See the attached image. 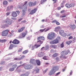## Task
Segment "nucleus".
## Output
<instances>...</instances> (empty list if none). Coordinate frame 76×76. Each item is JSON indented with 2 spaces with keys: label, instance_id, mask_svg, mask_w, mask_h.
<instances>
[{
  "label": "nucleus",
  "instance_id": "21",
  "mask_svg": "<svg viewBox=\"0 0 76 76\" xmlns=\"http://www.w3.org/2000/svg\"><path fill=\"white\" fill-rule=\"evenodd\" d=\"M34 72H35V73H38L39 72V69H37L35 70H34V71L33 72V73Z\"/></svg>",
  "mask_w": 76,
  "mask_h": 76
},
{
  "label": "nucleus",
  "instance_id": "59",
  "mask_svg": "<svg viewBox=\"0 0 76 76\" xmlns=\"http://www.w3.org/2000/svg\"><path fill=\"white\" fill-rule=\"evenodd\" d=\"M56 25H59L60 24L58 22L56 21Z\"/></svg>",
  "mask_w": 76,
  "mask_h": 76
},
{
  "label": "nucleus",
  "instance_id": "7",
  "mask_svg": "<svg viewBox=\"0 0 76 76\" xmlns=\"http://www.w3.org/2000/svg\"><path fill=\"white\" fill-rule=\"evenodd\" d=\"M9 32V30L7 29L3 31L2 33V36H7L8 34V32Z\"/></svg>",
  "mask_w": 76,
  "mask_h": 76
},
{
  "label": "nucleus",
  "instance_id": "19",
  "mask_svg": "<svg viewBox=\"0 0 76 76\" xmlns=\"http://www.w3.org/2000/svg\"><path fill=\"white\" fill-rule=\"evenodd\" d=\"M29 74V73L27 72L25 74H21L20 75V76H28V75Z\"/></svg>",
  "mask_w": 76,
  "mask_h": 76
},
{
  "label": "nucleus",
  "instance_id": "31",
  "mask_svg": "<svg viewBox=\"0 0 76 76\" xmlns=\"http://www.w3.org/2000/svg\"><path fill=\"white\" fill-rule=\"evenodd\" d=\"M61 35L62 37H66V36H67V34L64 33H64L62 34H61Z\"/></svg>",
  "mask_w": 76,
  "mask_h": 76
},
{
  "label": "nucleus",
  "instance_id": "41",
  "mask_svg": "<svg viewBox=\"0 0 76 76\" xmlns=\"http://www.w3.org/2000/svg\"><path fill=\"white\" fill-rule=\"evenodd\" d=\"M10 9H11L10 8V7L9 6L7 8V11H9V10H10Z\"/></svg>",
  "mask_w": 76,
  "mask_h": 76
},
{
  "label": "nucleus",
  "instance_id": "60",
  "mask_svg": "<svg viewBox=\"0 0 76 76\" xmlns=\"http://www.w3.org/2000/svg\"><path fill=\"white\" fill-rule=\"evenodd\" d=\"M23 66L22 65L18 66L17 67V69H18V68H19V67H20V66Z\"/></svg>",
  "mask_w": 76,
  "mask_h": 76
},
{
  "label": "nucleus",
  "instance_id": "54",
  "mask_svg": "<svg viewBox=\"0 0 76 76\" xmlns=\"http://www.w3.org/2000/svg\"><path fill=\"white\" fill-rule=\"evenodd\" d=\"M56 39H57V40H58V41H59V40H60V37H58L57 38H56Z\"/></svg>",
  "mask_w": 76,
  "mask_h": 76
},
{
  "label": "nucleus",
  "instance_id": "26",
  "mask_svg": "<svg viewBox=\"0 0 76 76\" xmlns=\"http://www.w3.org/2000/svg\"><path fill=\"white\" fill-rule=\"evenodd\" d=\"M8 3L7 1H4L3 2V5H7Z\"/></svg>",
  "mask_w": 76,
  "mask_h": 76
},
{
  "label": "nucleus",
  "instance_id": "10",
  "mask_svg": "<svg viewBox=\"0 0 76 76\" xmlns=\"http://www.w3.org/2000/svg\"><path fill=\"white\" fill-rule=\"evenodd\" d=\"M27 10V7L26 6H24V7L23 8L22 10V14L23 15H25V13H26V12Z\"/></svg>",
  "mask_w": 76,
  "mask_h": 76
},
{
  "label": "nucleus",
  "instance_id": "53",
  "mask_svg": "<svg viewBox=\"0 0 76 76\" xmlns=\"http://www.w3.org/2000/svg\"><path fill=\"white\" fill-rule=\"evenodd\" d=\"M64 12H65V10H63L61 11L60 13H64Z\"/></svg>",
  "mask_w": 76,
  "mask_h": 76
},
{
  "label": "nucleus",
  "instance_id": "39",
  "mask_svg": "<svg viewBox=\"0 0 76 76\" xmlns=\"http://www.w3.org/2000/svg\"><path fill=\"white\" fill-rule=\"evenodd\" d=\"M32 10L33 12L34 13H35V12H37V8H35L33 10Z\"/></svg>",
  "mask_w": 76,
  "mask_h": 76
},
{
  "label": "nucleus",
  "instance_id": "45",
  "mask_svg": "<svg viewBox=\"0 0 76 76\" xmlns=\"http://www.w3.org/2000/svg\"><path fill=\"white\" fill-rule=\"evenodd\" d=\"M61 48H63V47H64V44H63V42L62 43L61 45Z\"/></svg>",
  "mask_w": 76,
  "mask_h": 76
},
{
  "label": "nucleus",
  "instance_id": "47",
  "mask_svg": "<svg viewBox=\"0 0 76 76\" xmlns=\"http://www.w3.org/2000/svg\"><path fill=\"white\" fill-rule=\"evenodd\" d=\"M57 22V20H52V23H56Z\"/></svg>",
  "mask_w": 76,
  "mask_h": 76
},
{
  "label": "nucleus",
  "instance_id": "17",
  "mask_svg": "<svg viewBox=\"0 0 76 76\" xmlns=\"http://www.w3.org/2000/svg\"><path fill=\"white\" fill-rule=\"evenodd\" d=\"M60 28H60V26L57 27L55 28V31L56 32H58Z\"/></svg>",
  "mask_w": 76,
  "mask_h": 76
},
{
  "label": "nucleus",
  "instance_id": "2",
  "mask_svg": "<svg viewBox=\"0 0 76 76\" xmlns=\"http://www.w3.org/2000/svg\"><path fill=\"white\" fill-rule=\"evenodd\" d=\"M4 22L5 23L4 26L5 27H9V25H11L12 24V22L10 20V19L7 18L5 20H4Z\"/></svg>",
  "mask_w": 76,
  "mask_h": 76
},
{
  "label": "nucleus",
  "instance_id": "36",
  "mask_svg": "<svg viewBox=\"0 0 76 76\" xmlns=\"http://www.w3.org/2000/svg\"><path fill=\"white\" fill-rule=\"evenodd\" d=\"M27 53H28V50H26L23 51V53L24 54H26Z\"/></svg>",
  "mask_w": 76,
  "mask_h": 76
},
{
  "label": "nucleus",
  "instance_id": "16",
  "mask_svg": "<svg viewBox=\"0 0 76 76\" xmlns=\"http://www.w3.org/2000/svg\"><path fill=\"white\" fill-rule=\"evenodd\" d=\"M25 29V27H23L18 30V32H22Z\"/></svg>",
  "mask_w": 76,
  "mask_h": 76
},
{
  "label": "nucleus",
  "instance_id": "52",
  "mask_svg": "<svg viewBox=\"0 0 76 76\" xmlns=\"http://www.w3.org/2000/svg\"><path fill=\"white\" fill-rule=\"evenodd\" d=\"M60 17L61 18H65V17H66V15H64L63 16H61Z\"/></svg>",
  "mask_w": 76,
  "mask_h": 76
},
{
  "label": "nucleus",
  "instance_id": "22",
  "mask_svg": "<svg viewBox=\"0 0 76 76\" xmlns=\"http://www.w3.org/2000/svg\"><path fill=\"white\" fill-rule=\"evenodd\" d=\"M7 41V40L6 39H4L3 40L0 39V42H2L3 43L4 42H6Z\"/></svg>",
  "mask_w": 76,
  "mask_h": 76
},
{
  "label": "nucleus",
  "instance_id": "29",
  "mask_svg": "<svg viewBox=\"0 0 76 76\" xmlns=\"http://www.w3.org/2000/svg\"><path fill=\"white\" fill-rule=\"evenodd\" d=\"M37 42H39V44H40V45H41V44H42V43H43V41H41L40 40L38 41Z\"/></svg>",
  "mask_w": 76,
  "mask_h": 76
},
{
  "label": "nucleus",
  "instance_id": "5",
  "mask_svg": "<svg viewBox=\"0 0 76 76\" xmlns=\"http://www.w3.org/2000/svg\"><path fill=\"white\" fill-rule=\"evenodd\" d=\"M22 66H24V68L25 69H31L32 66H31L30 65H28L26 64H24L22 65Z\"/></svg>",
  "mask_w": 76,
  "mask_h": 76
},
{
  "label": "nucleus",
  "instance_id": "12",
  "mask_svg": "<svg viewBox=\"0 0 76 76\" xmlns=\"http://www.w3.org/2000/svg\"><path fill=\"white\" fill-rule=\"evenodd\" d=\"M44 55H45V54L42 52H39L38 54V57H43Z\"/></svg>",
  "mask_w": 76,
  "mask_h": 76
},
{
  "label": "nucleus",
  "instance_id": "61",
  "mask_svg": "<svg viewBox=\"0 0 76 76\" xmlns=\"http://www.w3.org/2000/svg\"><path fill=\"white\" fill-rule=\"evenodd\" d=\"M50 30V28H48L47 29H46L45 31V32H47V31H49Z\"/></svg>",
  "mask_w": 76,
  "mask_h": 76
},
{
  "label": "nucleus",
  "instance_id": "40",
  "mask_svg": "<svg viewBox=\"0 0 76 76\" xmlns=\"http://www.w3.org/2000/svg\"><path fill=\"white\" fill-rule=\"evenodd\" d=\"M45 28H44L40 30L39 31H40V32H44V31H45Z\"/></svg>",
  "mask_w": 76,
  "mask_h": 76
},
{
  "label": "nucleus",
  "instance_id": "37",
  "mask_svg": "<svg viewBox=\"0 0 76 76\" xmlns=\"http://www.w3.org/2000/svg\"><path fill=\"white\" fill-rule=\"evenodd\" d=\"M70 7H73L75 6V4H74L72 3L70 4Z\"/></svg>",
  "mask_w": 76,
  "mask_h": 76
},
{
  "label": "nucleus",
  "instance_id": "9",
  "mask_svg": "<svg viewBox=\"0 0 76 76\" xmlns=\"http://www.w3.org/2000/svg\"><path fill=\"white\" fill-rule=\"evenodd\" d=\"M37 4V2L35 1L34 2H30L28 3V5L30 7L32 6H35Z\"/></svg>",
  "mask_w": 76,
  "mask_h": 76
},
{
  "label": "nucleus",
  "instance_id": "35",
  "mask_svg": "<svg viewBox=\"0 0 76 76\" xmlns=\"http://www.w3.org/2000/svg\"><path fill=\"white\" fill-rule=\"evenodd\" d=\"M54 41H55V44L58 43V40H57V39H54Z\"/></svg>",
  "mask_w": 76,
  "mask_h": 76
},
{
  "label": "nucleus",
  "instance_id": "33",
  "mask_svg": "<svg viewBox=\"0 0 76 76\" xmlns=\"http://www.w3.org/2000/svg\"><path fill=\"white\" fill-rule=\"evenodd\" d=\"M9 71H10V72H12L15 70V69H14V68H10L9 69Z\"/></svg>",
  "mask_w": 76,
  "mask_h": 76
},
{
  "label": "nucleus",
  "instance_id": "15",
  "mask_svg": "<svg viewBox=\"0 0 76 76\" xmlns=\"http://www.w3.org/2000/svg\"><path fill=\"white\" fill-rule=\"evenodd\" d=\"M24 57H25V55H23V56H21L20 58H15L14 59V60H22L23 58H24Z\"/></svg>",
  "mask_w": 76,
  "mask_h": 76
},
{
  "label": "nucleus",
  "instance_id": "46",
  "mask_svg": "<svg viewBox=\"0 0 76 76\" xmlns=\"http://www.w3.org/2000/svg\"><path fill=\"white\" fill-rule=\"evenodd\" d=\"M34 13V12H33V11H32V10L30 13V15H33Z\"/></svg>",
  "mask_w": 76,
  "mask_h": 76
},
{
  "label": "nucleus",
  "instance_id": "62",
  "mask_svg": "<svg viewBox=\"0 0 76 76\" xmlns=\"http://www.w3.org/2000/svg\"><path fill=\"white\" fill-rule=\"evenodd\" d=\"M16 12H17V13L18 15H19V13H20V12H19V11H16Z\"/></svg>",
  "mask_w": 76,
  "mask_h": 76
},
{
  "label": "nucleus",
  "instance_id": "6",
  "mask_svg": "<svg viewBox=\"0 0 76 76\" xmlns=\"http://www.w3.org/2000/svg\"><path fill=\"white\" fill-rule=\"evenodd\" d=\"M70 52V50H68L66 51L65 50H64L63 51H62L61 53V57H62V56H63V55H65V56H66V55H67L68 54V53Z\"/></svg>",
  "mask_w": 76,
  "mask_h": 76
},
{
  "label": "nucleus",
  "instance_id": "43",
  "mask_svg": "<svg viewBox=\"0 0 76 76\" xmlns=\"http://www.w3.org/2000/svg\"><path fill=\"white\" fill-rule=\"evenodd\" d=\"M76 41V37H74L72 39V41L74 42H75Z\"/></svg>",
  "mask_w": 76,
  "mask_h": 76
},
{
  "label": "nucleus",
  "instance_id": "25",
  "mask_svg": "<svg viewBox=\"0 0 76 76\" xmlns=\"http://www.w3.org/2000/svg\"><path fill=\"white\" fill-rule=\"evenodd\" d=\"M75 28H76V26L75 25H73L72 26L70 27V28L72 29H75Z\"/></svg>",
  "mask_w": 76,
  "mask_h": 76
},
{
  "label": "nucleus",
  "instance_id": "30",
  "mask_svg": "<svg viewBox=\"0 0 76 76\" xmlns=\"http://www.w3.org/2000/svg\"><path fill=\"white\" fill-rule=\"evenodd\" d=\"M72 42V40H70L68 42H66V43L68 45H70V44Z\"/></svg>",
  "mask_w": 76,
  "mask_h": 76
},
{
  "label": "nucleus",
  "instance_id": "44",
  "mask_svg": "<svg viewBox=\"0 0 76 76\" xmlns=\"http://www.w3.org/2000/svg\"><path fill=\"white\" fill-rule=\"evenodd\" d=\"M27 1L25 2L23 6H25V7H26V4H27Z\"/></svg>",
  "mask_w": 76,
  "mask_h": 76
},
{
  "label": "nucleus",
  "instance_id": "51",
  "mask_svg": "<svg viewBox=\"0 0 76 76\" xmlns=\"http://www.w3.org/2000/svg\"><path fill=\"white\" fill-rule=\"evenodd\" d=\"M53 1H54L53 3H56V2H57L58 0H52Z\"/></svg>",
  "mask_w": 76,
  "mask_h": 76
},
{
  "label": "nucleus",
  "instance_id": "4",
  "mask_svg": "<svg viewBox=\"0 0 76 76\" xmlns=\"http://www.w3.org/2000/svg\"><path fill=\"white\" fill-rule=\"evenodd\" d=\"M41 46V45L35 44L34 46L30 45L29 46V47L31 48V50H34L35 48H38Z\"/></svg>",
  "mask_w": 76,
  "mask_h": 76
},
{
  "label": "nucleus",
  "instance_id": "34",
  "mask_svg": "<svg viewBox=\"0 0 76 76\" xmlns=\"http://www.w3.org/2000/svg\"><path fill=\"white\" fill-rule=\"evenodd\" d=\"M50 44H56V43H55V41H54V40L53 41L50 42Z\"/></svg>",
  "mask_w": 76,
  "mask_h": 76
},
{
  "label": "nucleus",
  "instance_id": "1",
  "mask_svg": "<svg viewBox=\"0 0 76 76\" xmlns=\"http://www.w3.org/2000/svg\"><path fill=\"white\" fill-rule=\"evenodd\" d=\"M59 68L57 66H53L52 69L50 70V72H49L48 75L50 76H51V75H54L55 73H56V72L57 71Z\"/></svg>",
  "mask_w": 76,
  "mask_h": 76
},
{
  "label": "nucleus",
  "instance_id": "48",
  "mask_svg": "<svg viewBox=\"0 0 76 76\" xmlns=\"http://www.w3.org/2000/svg\"><path fill=\"white\" fill-rule=\"evenodd\" d=\"M43 59H44V60H47V56H45L43 58Z\"/></svg>",
  "mask_w": 76,
  "mask_h": 76
},
{
  "label": "nucleus",
  "instance_id": "8",
  "mask_svg": "<svg viewBox=\"0 0 76 76\" xmlns=\"http://www.w3.org/2000/svg\"><path fill=\"white\" fill-rule=\"evenodd\" d=\"M27 34H28V31H25V32H23V33H22L21 35L20 36V38H22L25 37L26 35H27Z\"/></svg>",
  "mask_w": 76,
  "mask_h": 76
},
{
  "label": "nucleus",
  "instance_id": "28",
  "mask_svg": "<svg viewBox=\"0 0 76 76\" xmlns=\"http://www.w3.org/2000/svg\"><path fill=\"white\" fill-rule=\"evenodd\" d=\"M65 6L67 8H70V4H66L65 5Z\"/></svg>",
  "mask_w": 76,
  "mask_h": 76
},
{
  "label": "nucleus",
  "instance_id": "55",
  "mask_svg": "<svg viewBox=\"0 0 76 76\" xmlns=\"http://www.w3.org/2000/svg\"><path fill=\"white\" fill-rule=\"evenodd\" d=\"M39 39H41V36L37 38V40L38 41V40H39Z\"/></svg>",
  "mask_w": 76,
  "mask_h": 76
},
{
  "label": "nucleus",
  "instance_id": "14",
  "mask_svg": "<svg viewBox=\"0 0 76 76\" xmlns=\"http://www.w3.org/2000/svg\"><path fill=\"white\" fill-rule=\"evenodd\" d=\"M12 17H17V16H18V14H17V13L16 12H12Z\"/></svg>",
  "mask_w": 76,
  "mask_h": 76
},
{
  "label": "nucleus",
  "instance_id": "11",
  "mask_svg": "<svg viewBox=\"0 0 76 76\" xmlns=\"http://www.w3.org/2000/svg\"><path fill=\"white\" fill-rule=\"evenodd\" d=\"M35 59L34 58H31L30 59L29 63L30 64H34L35 63Z\"/></svg>",
  "mask_w": 76,
  "mask_h": 76
},
{
  "label": "nucleus",
  "instance_id": "20",
  "mask_svg": "<svg viewBox=\"0 0 76 76\" xmlns=\"http://www.w3.org/2000/svg\"><path fill=\"white\" fill-rule=\"evenodd\" d=\"M14 45L13 44L10 45V47L9 48V50H12V48H13Z\"/></svg>",
  "mask_w": 76,
  "mask_h": 76
},
{
  "label": "nucleus",
  "instance_id": "58",
  "mask_svg": "<svg viewBox=\"0 0 76 76\" xmlns=\"http://www.w3.org/2000/svg\"><path fill=\"white\" fill-rule=\"evenodd\" d=\"M47 70H48V69H46V70H45L43 71V73H46V72H47Z\"/></svg>",
  "mask_w": 76,
  "mask_h": 76
},
{
  "label": "nucleus",
  "instance_id": "38",
  "mask_svg": "<svg viewBox=\"0 0 76 76\" xmlns=\"http://www.w3.org/2000/svg\"><path fill=\"white\" fill-rule=\"evenodd\" d=\"M18 66V65L17 64H14L12 66V67H13V68H14V69H15Z\"/></svg>",
  "mask_w": 76,
  "mask_h": 76
},
{
  "label": "nucleus",
  "instance_id": "32",
  "mask_svg": "<svg viewBox=\"0 0 76 76\" xmlns=\"http://www.w3.org/2000/svg\"><path fill=\"white\" fill-rule=\"evenodd\" d=\"M46 1H47V0H41V4H44V3H45Z\"/></svg>",
  "mask_w": 76,
  "mask_h": 76
},
{
  "label": "nucleus",
  "instance_id": "13",
  "mask_svg": "<svg viewBox=\"0 0 76 76\" xmlns=\"http://www.w3.org/2000/svg\"><path fill=\"white\" fill-rule=\"evenodd\" d=\"M12 43L14 44H19L20 43V42L17 39H15L13 41Z\"/></svg>",
  "mask_w": 76,
  "mask_h": 76
},
{
  "label": "nucleus",
  "instance_id": "23",
  "mask_svg": "<svg viewBox=\"0 0 76 76\" xmlns=\"http://www.w3.org/2000/svg\"><path fill=\"white\" fill-rule=\"evenodd\" d=\"M64 32V31L63 30H61L59 31V34L61 35Z\"/></svg>",
  "mask_w": 76,
  "mask_h": 76
},
{
  "label": "nucleus",
  "instance_id": "64",
  "mask_svg": "<svg viewBox=\"0 0 76 76\" xmlns=\"http://www.w3.org/2000/svg\"><path fill=\"white\" fill-rule=\"evenodd\" d=\"M44 48H45V47H43L42 48H41V51H42V50H44Z\"/></svg>",
  "mask_w": 76,
  "mask_h": 76
},
{
  "label": "nucleus",
  "instance_id": "63",
  "mask_svg": "<svg viewBox=\"0 0 76 76\" xmlns=\"http://www.w3.org/2000/svg\"><path fill=\"white\" fill-rule=\"evenodd\" d=\"M61 7H64V5H63V4H61Z\"/></svg>",
  "mask_w": 76,
  "mask_h": 76
},
{
  "label": "nucleus",
  "instance_id": "49",
  "mask_svg": "<svg viewBox=\"0 0 76 76\" xmlns=\"http://www.w3.org/2000/svg\"><path fill=\"white\" fill-rule=\"evenodd\" d=\"M69 39H73V36H71L68 38Z\"/></svg>",
  "mask_w": 76,
  "mask_h": 76
},
{
  "label": "nucleus",
  "instance_id": "24",
  "mask_svg": "<svg viewBox=\"0 0 76 76\" xmlns=\"http://www.w3.org/2000/svg\"><path fill=\"white\" fill-rule=\"evenodd\" d=\"M50 47H51V48H55V49H56V48H57V45H51Z\"/></svg>",
  "mask_w": 76,
  "mask_h": 76
},
{
  "label": "nucleus",
  "instance_id": "57",
  "mask_svg": "<svg viewBox=\"0 0 76 76\" xmlns=\"http://www.w3.org/2000/svg\"><path fill=\"white\" fill-rule=\"evenodd\" d=\"M56 60L57 61H58V60H59V58H58V57H56Z\"/></svg>",
  "mask_w": 76,
  "mask_h": 76
},
{
  "label": "nucleus",
  "instance_id": "3",
  "mask_svg": "<svg viewBox=\"0 0 76 76\" xmlns=\"http://www.w3.org/2000/svg\"><path fill=\"white\" fill-rule=\"evenodd\" d=\"M55 33L51 32L49 33L48 35V38L49 39H52L53 38H54L55 37Z\"/></svg>",
  "mask_w": 76,
  "mask_h": 76
},
{
  "label": "nucleus",
  "instance_id": "50",
  "mask_svg": "<svg viewBox=\"0 0 76 76\" xmlns=\"http://www.w3.org/2000/svg\"><path fill=\"white\" fill-rule=\"evenodd\" d=\"M10 12H7L6 13L7 16H9L10 15Z\"/></svg>",
  "mask_w": 76,
  "mask_h": 76
},
{
  "label": "nucleus",
  "instance_id": "42",
  "mask_svg": "<svg viewBox=\"0 0 76 76\" xmlns=\"http://www.w3.org/2000/svg\"><path fill=\"white\" fill-rule=\"evenodd\" d=\"M41 39L42 40H45V38L43 36H41Z\"/></svg>",
  "mask_w": 76,
  "mask_h": 76
},
{
  "label": "nucleus",
  "instance_id": "27",
  "mask_svg": "<svg viewBox=\"0 0 76 76\" xmlns=\"http://www.w3.org/2000/svg\"><path fill=\"white\" fill-rule=\"evenodd\" d=\"M58 56V53H55V54H53L52 55V57H57Z\"/></svg>",
  "mask_w": 76,
  "mask_h": 76
},
{
  "label": "nucleus",
  "instance_id": "18",
  "mask_svg": "<svg viewBox=\"0 0 76 76\" xmlns=\"http://www.w3.org/2000/svg\"><path fill=\"white\" fill-rule=\"evenodd\" d=\"M35 61L38 66H40V64H41V62H40L39 60H36Z\"/></svg>",
  "mask_w": 76,
  "mask_h": 76
},
{
  "label": "nucleus",
  "instance_id": "56",
  "mask_svg": "<svg viewBox=\"0 0 76 76\" xmlns=\"http://www.w3.org/2000/svg\"><path fill=\"white\" fill-rule=\"evenodd\" d=\"M60 72H58L56 74L55 76H58L59 75H60Z\"/></svg>",
  "mask_w": 76,
  "mask_h": 76
}]
</instances>
